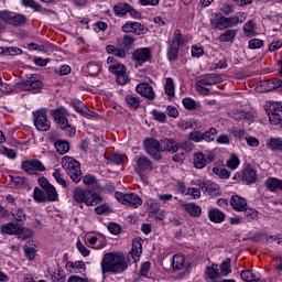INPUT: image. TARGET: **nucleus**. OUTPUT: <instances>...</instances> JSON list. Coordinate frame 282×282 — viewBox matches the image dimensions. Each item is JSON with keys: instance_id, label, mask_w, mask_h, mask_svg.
Listing matches in <instances>:
<instances>
[{"instance_id": "obj_15", "label": "nucleus", "mask_w": 282, "mask_h": 282, "mask_svg": "<svg viewBox=\"0 0 282 282\" xmlns=\"http://www.w3.org/2000/svg\"><path fill=\"white\" fill-rule=\"evenodd\" d=\"M118 47H123L128 52L133 50V45H135V37L129 33L124 34L122 37L117 39Z\"/></svg>"}, {"instance_id": "obj_46", "label": "nucleus", "mask_w": 282, "mask_h": 282, "mask_svg": "<svg viewBox=\"0 0 282 282\" xmlns=\"http://www.w3.org/2000/svg\"><path fill=\"white\" fill-rule=\"evenodd\" d=\"M230 263H232V260L230 258H227L226 261H224L220 264V276H228L230 272H232V268L230 267Z\"/></svg>"}, {"instance_id": "obj_22", "label": "nucleus", "mask_w": 282, "mask_h": 282, "mask_svg": "<svg viewBox=\"0 0 282 282\" xmlns=\"http://www.w3.org/2000/svg\"><path fill=\"white\" fill-rule=\"evenodd\" d=\"M198 186L200 191L208 193V195H217V193H219L218 185L210 181L200 182L198 183Z\"/></svg>"}, {"instance_id": "obj_9", "label": "nucleus", "mask_w": 282, "mask_h": 282, "mask_svg": "<svg viewBox=\"0 0 282 282\" xmlns=\"http://www.w3.org/2000/svg\"><path fill=\"white\" fill-rule=\"evenodd\" d=\"M21 169L28 175H39V173H43L45 171V165L41 160L31 159L22 161Z\"/></svg>"}, {"instance_id": "obj_21", "label": "nucleus", "mask_w": 282, "mask_h": 282, "mask_svg": "<svg viewBox=\"0 0 282 282\" xmlns=\"http://www.w3.org/2000/svg\"><path fill=\"white\" fill-rule=\"evenodd\" d=\"M210 25L213 30H228L226 17H224L221 13H216V18L210 20Z\"/></svg>"}, {"instance_id": "obj_60", "label": "nucleus", "mask_w": 282, "mask_h": 282, "mask_svg": "<svg viewBox=\"0 0 282 282\" xmlns=\"http://www.w3.org/2000/svg\"><path fill=\"white\" fill-rule=\"evenodd\" d=\"M267 113L271 124H281V115L279 112L267 111Z\"/></svg>"}, {"instance_id": "obj_18", "label": "nucleus", "mask_w": 282, "mask_h": 282, "mask_svg": "<svg viewBox=\"0 0 282 282\" xmlns=\"http://www.w3.org/2000/svg\"><path fill=\"white\" fill-rule=\"evenodd\" d=\"M72 106L74 107V109L77 111V113H80V116H89V117H94L95 112L89 110V108H87V106H85V104H83V101L78 100V99H74L72 101Z\"/></svg>"}, {"instance_id": "obj_47", "label": "nucleus", "mask_w": 282, "mask_h": 282, "mask_svg": "<svg viewBox=\"0 0 282 282\" xmlns=\"http://www.w3.org/2000/svg\"><path fill=\"white\" fill-rule=\"evenodd\" d=\"M23 51L17 46L12 47H0V54H7L8 56H19Z\"/></svg>"}, {"instance_id": "obj_50", "label": "nucleus", "mask_w": 282, "mask_h": 282, "mask_svg": "<svg viewBox=\"0 0 282 282\" xmlns=\"http://www.w3.org/2000/svg\"><path fill=\"white\" fill-rule=\"evenodd\" d=\"M217 130L215 128H209L205 132H203V140L205 142H215V138H217Z\"/></svg>"}, {"instance_id": "obj_37", "label": "nucleus", "mask_w": 282, "mask_h": 282, "mask_svg": "<svg viewBox=\"0 0 282 282\" xmlns=\"http://www.w3.org/2000/svg\"><path fill=\"white\" fill-rule=\"evenodd\" d=\"M167 58L171 62L177 61L180 58V46L169 42Z\"/></svg>"}, {"instance_id": "obj_55", "label": "nucleus", "mask_w": 282, "mask_h": 282, "mask_svg": "<svg viewBox=\"0 0 282 282\" xmlns=\"http://www.w3.org/2000/svg\"><path fill=\"white\" fill-rule=\"evenodd\" d=\"M213 173L221 177V180H228V177H230V172L226 170V167H214Z\"/></svg>"}, {"instance_id": "obj_44", "label": "nucleus", "mask_w": 282, "mask_h": 282, "mask_svg": "<svg viewBox=\"0 0 282 282\" xmlns=\"http://www.w3.org/2000/svg\"><path fill=\"white\" fill-rule=\"evenodd\" d=\"M267 147L271 151H279L280 149L282 150V140H281V138H270L269 141L267 142Z\"/></svg>"}, {"instance_id": "obj_26", "label": "nucleus", "mask_w": 282, "mask_h": 282, "mask_svg": "<svg viewBox=\"0 0 282 282\" xmlns=\"http://www.w3.org/2000/svg\"><path fill=\"white\" fill-rule=\"evenodd\" d=\"M161 144V151H169L170 153H177L180 151V144L173 139H165Z\"/></svg>"}, {"instance_id": "obj_48", "label": "nucleus", "mask_w": 282, "mask_h": 282, "mask_svg": "<svg viewBox=\"0 0 282 282\" xmlns=\"http://www.w3.org/2000/svg\"><path fill=\"white\" fill-rule=\"evenodd\" d=\"M108 69L111 74H115L116 76L120 74H124L127 72V66H124L122 63L119 64H112L108 66Z\"/></svg>"}, {"instance_id": "obj_51", "label": "nucleus", "mask_w": 282, "mask_h": 282, "mask_svg": "<svg viewBox=\"0 0 282 282\" xmlns=\"http://www.w3.org/2000/svg\"><path fill=\"white\" fill-rule=\"evenodd\" d=\"M113 12L117 17H124L129 12V3H121L113 7Z\"/></svg>"}, {"instance_id": "obj_24", "label": "nucleus", "mask_w": 282, "mask_h": 282, "mask_svg": "<svg viewBox=\"0 0 282 282\" xmlns=\"http://www.w3.org/2000/svg\"><path fill=\"white\" fill-rule=\"evenodd\" d=\"M142 254V241L139 239L132 240V249L130 256L133 259L134 263L140 261V256Z\"/></svg>"}, {"instance_id": "obj_23", "label": "nucleus", "mask_w": 282, "mask_h": 282, "mask_svg": "<svg viewBox=\"0 0 282 282\" xmlns=\"http://www.w3.org/2000/svg\"><path fill=\"white\" fill-rule=\"evenodd\" d=\"M235 39H237V29H227L218 36L219 43H235Z\"/></svg>"}, {"instance_id": "obj_45", "label": "nucleus", "mask_w": 282, "mask_h": 282, "mask_svg": "<svg viewBox=\"0 0 282 282\" xmlns=\"http://www.w3.org/2000/svg\"><path fill=\"white\" fill-rule=\"evenodd\" d=\"M33 199L37 204H45L47 202V198L45 196V192H43L41 188L35 187L33 192Z\"/></svg>"}, {"instance_id": "obj_13", "label": "nucleus", "mask_w": 282, "mask_h": 282, "mask_svg": "<svg viewBox=\"0 0 282 282\" xmlns=\"http://www.w3.org/2000/svg\"><path fill=\"white\" fill-rule=\"evenodd\" d=\"M137 94H140L143 98H147L148 100H155V91L153 90V86L141 83L138 84L135 87Z\"/></svg>"}, {"instance_id": "obj_17", "label": "nucleus", "mask_w": 282, "mask_h": 282, "mask_svg": "<svg viewBox=\"0 0 282 282\" xmlns=\"http://www.w3.org/2000/svg\"><path fill=\"white\" fill-rule=\"evenodd\" d=\"M230 205L234 210H238V213H243V210L248 208V203L246 202V198H242L239 195H235L231 197Z\"/></svg>"}, {"instance_id": "obj_11", "label": "nucleus", "mask_w": 282, "mask_h": 282, "mask_svg": "<svg viewBox=\"0 0 282 282\" xmlns=\"http://www.w3.org/2000/svg\"><path fill=\"white\" fill-rule=\"evenodd\" d=\"M121 32H124V34H135V36H142V34H147L149 32V28H145V25L140 22H126L121 26Z\"/></svg>"}, {"instance_id": "obj_54", "label": "nucleus", "mask_w": 282, "mask_h": 282, "mask_svg": "<svg viewBox=\"0 0 282 282\" xmlns=\"http://www.w3.org/2000/svg\"><path fill=\"white\" fill-rule=\"evenodd\" d=\"M183 106L188 111H193V110L197 109V107H199V104H197L193 98L187 97V98L183 99Z\"/></svg>"}, {"instance_id": "obj_57", "label": "nucleus", "mask_w": 282, "mask_h": 282, "mask_svg": "<svg viewBox=\"0 0 282 282\" xmlns=\"http://www.w3.org/2000/svg\"><path fill=\"white\" fill-rule=\"evenodd\" d=\"M178 149L185 151V153H191V151L195 149V144L191 140L182 141L181 143H178Z\"/></svg>"}, {"instance_id": "obj_41", "label": "nucleus", "mask_w": 282, "mask_h": 282, "mask_svg": "<svg viewBox=\"0 0 282 282\" xmlns=\"http://www.w3.org/2000/svg\"><path fill=\"white\" fill-rule=\"evenodd\" d=\"M265 186L269 188V191H282V181L279 178H269L265 181Z\"/></svg>"}, {"instance_id": "obj_38", "label": "nucleus", "mask_w": 282, "mask_h": 282, "mask_svg": "<svg viewBox=\"0 0 282 282\" xmlns=\"http://www.w3.org/2000/svg\"><path fill=\"white\" fill-rule=\"evenodd\" d=\"M28 18L21 13H13L11 15V22L9 25H14V28H19L21 25H25Z\"/></svg>"}, {"instance_id": "obj_43", "label": "nucleus", "mask_w": 282, "mask_h": 282, "mask_svg": "<svg viewBox=\"0 0 282 282\" xmlns=\"http://www.w3.org/2000/svg\"><path fill=\"white\" fill-rule=\"evenodd\" d=\"M44 194L46 196V202H56L58 199V192H56V187H54V185L44 189Z\"/></svg>"}, {"instance_id": "obj_12", "label": "nucleus", "mask_w": 282, "mask_h": 282, "mask_svg": "<svg viewBox=\"0 0 282 282\" xmlns=\"http://www.w3.org/2000/svg\"><path fill=\"white\" fill-rule=\"evenodd\" d=\"M132 58L135 61L137 65H144V63L151 61L152 58L151 48L142 47L134 50L132 53Z\"/></svg>"}, {"instance_id": "obj_16", "label": "nucleus", "mask_w": 282, "mask_h": 282, "mask_svg": "<svg viewBox=\"0 0 282 282\" xmlns=\"http://www.w3.org/2000/svg\"><path fill=\"white\" fill-rule=\"evenodd\" d=\"M242 182H246V184H254V182H257V170L252 169L250 165H247L242 170Z\"/></svg>"}, {"instance_id": "obj_8", "label": "nucleus", "mask_w": 282, "mask_h": 282, "mask_svg": "<svg viewBox=\"0 0 282 282\" xmlns=\"http://www.w3.org/2000/svg\"><path fill=\"white\" fill-rule=\"evenodd\" d=\"M115 197L120 204L130 206V208H139L142 204V198L135 193L124 194L122 192H116Z\"/></svg>"}, {"instance_id": "obj_27", "label": "nucleus", "mask_w": 282, "mask_h": 282, "mask_svg": "<svg viewBox=\"0 0 282 282\" xmlns=\"http://www.w3.org/2000/svg\"><path fill=\"white\" fill-rule=\"evenodd\" d=\"M106 160L110 162V164H116L117 166H120V164H124V161L127 160V155L120 154L118 152L111 153V154H105Z\"/></svg>"}, {"instance_id": "obj_7", "label": "nucleus", "mask_w": 282, "mask_h": 282, "mask_svg": "<svg viewBox=\"0 0 282 282\" xmlns=\"http://www.w3.org/2000/svg\"><path fill=\"white\" fill-rule=\"evenodd\" d=\"M143 147L145 150V153L152 159V160H162V143L155 139H145L143 141Z\"/></svg>"}, {"instance_id": "obj_29", "label": "nucleus", "mask_w": 282, "mask_h": 282, "mask_svg": "<svg viewBox=\"0 0 282 282\" xmlns=\"http://www.w3.org/2000/svg\"><path fill=\"white\" fill-rule=\"evenodd\" d=\"M208 218L212 220L214 224H221L226 219V214H224L219 209H209L208 212Z\"/></svg>"}, {"instance_id": "obj_10", "label": "nucleus", "mask_w": 282, "mask_h": 282, "mask_svg": "<svg viewBox=\"0 0 282 282\" xmlns=\"http://www.w3.org/2000/svg\"><path fill=\"white\" fill-rule=\"evenodd\" d=\"M19 88L22 89V91L39 93L43 89V80H41L40 75H31L29 79L19 84Z\"/></svg>"}, {"instance_id": "obj_53", "label": "nucleus", "mask_w": 282, "mask_h": 282, "mask_svg": "<svg viewBox=\"0 0 282 282\" xmlns=\"http://www.w3.org/2000/svg\"><path fill=\"white\" fill-rule=\"evenodd\" d=\"M87 72L89 76H98V74H100V65L95 62H89L87 64Z\"/></svg>"}, {"instance_id": "obj_40", "label": "nucleus", "mask_w": 282, "mask_h": 282, "mask_svg": "<svg viewBox=\"0 0 282 282\" xmlns=\"http://www.w3.org/2000/svg\"><path fill=\"white\" fill-rule=\"evenodd\" d=\"M54 147H55L57 153H59V155H65V153L69 152V142H67L65 140H57L54 143Z\"/></svg>"}, {"instance_id": "obj_34", "label": "nucleus", "mask_w": 282, "mask_h": 282, "mask_svg": "<svg viewBox=\"0 0 282 282\" xmlns=\"http://www.w3.org/2000/svg\"><path fill=\"white\" fill-rule=\"evenodd\" d=\"M243 32L248 39H252V36H257V24H254L253 20H249L245 23Z\"/></svg>"}, {"instance_id": "obj_25", "label": "nucleus", "mask_w": 282, "mask_h": 282, "mask_svg": "<svg viewBox=\"0 0 282 282\" xmlns=\"http://www.w3.org/2000/svg\"><path fill=\"white\" fill-rule=\"evenodd\" d=\"M264 91H274V89H280L282 91V80L279 78H271L262 83Z\"/></svg>"}, {"instance_id": "obj_64", "label": "nucleus", "mask_w": 282, "mask_h": 282, "mask_svg": "<svg viewBox=\"0 0 282 282\" xmlns=\"http://www.w3.org/2000/svg\"><path fill=\"white\" fill-rule=\"evenodd\" d=\"M263 47V41L259 39H253L249 41V50H259Z\"/></svg>"}, {"instance_id": "obj_58", "label": "nucleus", "mask_w": 282, "mask_h": 282, "mask_svg": "<svg viewBox=\"0 0 282 282\" xmlns=\"http://www.w3.org/2000/svg\"><path fill=\"white\" fill-rule=\"evenodd\" d=\"M11 215L15 221H25V210H23V208L12 210Z\"/></svg>"}, {"instance_id": "obj_33", "label": "nucleus", "mask_w": 282, "mask_h": 282, "mask_svg": "<svg viewBox=\"0 0 282 282\" xmlns=\"http://www.w3.org/2000/svg\"><path fill=\"white\" fill-rule=\"evenodd\" d=\"M1 230L6 235H19L21 232V226L14 223H8L1 227Z\"/></svg>"}, {"instance_id": "obj_28", "label": "nucleus", "mask_w": 282, "mask_h": 282, "mask_svg": "<svg viewBox=\"0 0 282 282\" xmlns=\"http://www.w3.org/2000/svg\"><path fill=\"white\" fill-rule=\"evenodd\" d=\"M66 270L68 272H72L74 270V272H79V274H83V272H85V270H87V267H85V262L84 261H68L66 262Z\"/></svg>"}, {"instance_id": "obj_39", "label": "nucleus", "mask_w": 282, "mask_h": 282, "mask_svg": "<svg viewBox=\"0 0 282 282\" xmlns=\"http://www.w3.org/2000/svg\"><path fill=\"white\" fill-rule=\"evenodd\" d=\"M185 261L186 260L184 259V256L175 254L172 259V268H173L174 272H180V270H182L184 268Z\"/></svg>"}, {"instance_id": "obj_6", "label": "nucleus", "mask_w": 282, "mask_h": 282, "mask_svg": "<svg viewBox=\"0 0 282 282\" xmlns=\"http://www.w3.org/2000/svg\"><path fill=\"white\" fill-rule=\"evenodd\" d=\"M33 122L37 131H50L52 129V121L47 119V110H36L33 112Z\"/></svg>"}, {"instance_id": "obj_32", "label": "nucleus", "mask_w": 282, "mask_h": 282, "mask_svg": "<svg viewBox=\"0 0 282 282\" xmlns=\"http://www.w3.org/2000/svg\"><path fill=\"white\" fill-rule=\"evenodd\" d=\"M225 20L227 22V29L237 28L239 23H243V21H246V17H243V13H237L236 17H225Z\"/></svg>"}, {"instance_id": "obj_1", "label": "nucleus", "mask_w": 282, "mask_h": 282, "mask_svg": "<svg viewBox=\"0 0 282 282\" xmlns=\"http://www.w3.org/2000/svg\"><path fill=\"white\" fill-rule=\"evenodd\" d=\"M129 268L127 263V258L122 253L108 252L104 256L101 260V272L107 274L111 272L112 274H120Z\"/></svg>"}, {"instance_id": "obj_63", "label": "nucleus", "mask_w": 282, "mask_h": 282, "mask_svg": "<svg viewBox=\"0 0 282 282\" xmlns=\"http://www.w3.org/2000/svg\"><path fill=\"white\" fill-rule=\"evenodd\" d=\"M51 279L53 282H65V276L61 273V269H55L51 273Z\"/></svg>"}, {"instance_id": "obj_5", "label": "nucleus", "mask_w": 282, "mask_h": 282, "mask_svg": "<svg viewBox=\"0 0 282 282\" xmlns=\"http://www.w3.org/2000/svg\"><path fill=\"white\" fill-rule=\"evenodd\" d=\"M134 171L138 173L142 182H147V173H151V171H153V162L147 158V155H140L137 159Z\"/></svg>"}, {"instance_id": "obj_20", "label": "nucleus", "mask_w": 282, "mask_h": 282, "mask_svg": "<svg viewBox=\"0 0 282 282\" xmlns=\"http://www.w3.org/2000/svg\"><path fill=\"white\" fill-rule=\"evenodd\" d=\"M188 41H191V37L187 35H183L182 30L176 29L174 31V37L172 39V41H170V43L176 45L177 47H182V45H186Z\"/></svg>"}, {"instance_id": "obj_61", "label": "nucleus", "mask_w": 282, "mask_h": 282, "mask_svg": "<svg viewBox=\"0 0 282 282\" xmlns=\"http://www.w3.org/2000/svg\"><path fill=\"white\" fill-rule=\"evenodd\" d=\"M24 254H25L26 259H29V261H34V259L36 257V248L25 246Z\"/></svg>"}, {"instance_id": "obj_19", "label": "nucleus", "mask_w": 282, "mask_h": 282, "mask_svg": "<svg viewBox=\"0 0 282 282\" xmlns=\"http://www.w3.org/2000/svg\"><path fill=\"white\" fill-rule=\"evenodd\" d=\"M181 206L191 217H202V207L199 205L195 203H185Z\"/></svg>"}, {"instance_id": "obj_52", "label": "nucleus", "mask_w": 282, "mask_h": 282, "mask_svg": "<svg viewBox=\"0 0 282 282\" xmlns=\"http://www.w3.org/2000/svg\"><path fill=\"white\" fill-rule=\"evenodd\" d=\"M243 212L247 221H254L259 219V212H257V209L246 207Z\"/></svg>"}, {"instance_id": "obj_62", "label": "nucleus", "mask_w": 282, "mask_h": 282, "mask_svg": "<svg viewBox=\"0 0 282 282\" xmlns=\"http://www.w3.org/2000/svg\"><path fill=\"white\" fill-rule=\"evenodd\" d=\"M34 234L30 229H25L24 227H20V232L18 234L19 239H32Z\"/></svg>"}, {"instance_id": "obj_31", "label": "nucleus", "mask_w": 282, "mask_h": 282, "mask_svg": "<svg viewBox=\"0 0 282 282\" xmlns=\"http://www.w3.org/2000/svg\"><path fill=\"white\" fill-rule=\"evenodd\" d=\"M193 164L195 169H206V154H204L203 152L194 153Z\"/></svg>"}, {"instance_id": "obj_14", "label": "nucleus", "mask_w": 282, "mask_h": 282, "mask_svg": "<svg viewBox=\"0 0 282 282\" xmlns=\"http://www.w3.org/2000/svg\"><path fill=\"white\" fill-rule=\"evenodd\" d=\"M199 85L205 87H213V85H219L224 83V79L218 74H207L198 80Z\"/></svg>"}, {"instance_id": "obj_3", "label": "nucleus", "mask_w": 282, "mask_h": 282, "mask_svg": "<svg viewBox=\"0 0 282 282\" xmlns=\"http://www.w3.org/2000/svg\"><path fill=\"white\" fill-rule=\"evenodd\" d=\"M73 202L77 204V206H82V204L86 206H98V204L102 202V197L83 187H75L73 191Z\"/></svg>"}, {"instance_id": "obj_30", "label": "nucleus", "mask_w": 282, "mask_h": 282, "mask_svg": "<svg viewBox=\"0 0 282 282\" xmlns=\"http://www.w3.org/2000/svg\"><path fill=\"white\" fill-rule=\"evenodd\" d=\"M106 52L108 54H112L113 56H117L118 58H127V52L129 51L120 46L116 47L113 45H107Z\"/></svg>"}, {"instance_id": "obj_2", "label": "nucleus", "mask_w": 282, "mask_h": 282, "mask_svg": "<svg viewBox=\"0 0 282 282\" xmlns=\"http://www.w3.org/2000/svg\"><path fill=\"white\" fill-rule=\"evenodd\" d=\"M51 116L54 122L57 123V127L65 131L67 138H74L76 135V127L69 123V112L64 107L53 109Z\"/></svg>"}, {"instance_id": "obj_59", "label": "nucleus", "mask_w": 282, "mask_h": 282, "mask_svg": "<svg viewBox=\"0 0 282 282\" xmlns=\"http://www.w3.org/2000/svg\"><path fill=\"white\" fill-rule=\"evenodd\" d=\"M188 140L192 141V142H203L204 132L193 131L188 134Z\"/></svg>"}, {"instance_id": "obj_49", "label": "nucleus", "mask_w": 282, "mask_h": 282, "mask_svg": "<svg viewBox=\"0 0 282 282\" xmlns=\"http://www.w3.org/2000/svg\"><path fill=\"white\" fill-rule=\"evenodd\" d=\"M206 274L209 279H219L221 276V273L217 264L207 267Z\"/></svg>"}, {"instance_id": "obj_36", "label": "nucleus", "mask_w": 282, "mask_h": 282, "mask_svg": "<svg viewBox=\"0 0 282 282\" xmlns=\"http://www.w3.org/2000/svg\"><path fill=\"white\" fill-rule=\"evenodd\" d=\"M126 102L129 109H140L141 100L138 95H127Z\"/></svg>"}, {"instance_id": "obj_56", "label": "nucleus", "mask_w": 282, "mask_h": 282, "mask_svg": "<svg viewBox=\"0 0 282 282\" xmlns=\"http://www.w3.org/2000/svg\"><path fill=\"white\" fill-rule=\"evenodd\" d=\"M240 163H241V161H239V156L231 154V156L227 161V167L231 169V171H235L239 166Z\"/></svg>"}, {"instance_id": "obj_35", "label": "nucleus", "mask_w": 282, "mask_h": 282, "mask_svg": "<svg viewBox=\"0 0 282 282\" xmlns=\"http://www.w3.org/2000/svg\"><path fill=\"white\" fill-rule=\"evenodd\" d=\"M242 281L246 282H258L261 280V275L259 273H252V270H245L240 273Z\"/></svg>"}, {"instance_id": "obj_4", "label": "nucleus", "mask_w": 282, "mask_h": 282, "mask_svg": "<svg viewBox=\"0 0 282 282\" xmlns=\"http://www.w3.org/2000/svg\"><path fill=\"white\" fill-rule=\"evenodd\" d=\"M62 166L66 170L67 175L70 180L78 184L83 180V171L80 170V162L76 161L72 156H64L62 160Z\"/></svg>"}, {"instance_id": "obj_42", "label": "nucleus", "mask_w": 282, "mask_h": 282, "mask_svg": "<svg viewBox=\"0 0 282 282\" xmlns=\"http://www.w3.org/2000/svg\"><path fill=\"white\" fill-rule=\"evenodd\" d=\"M165 95L169 96V98L175 97V83L173 82V78L169 77L165 82Z\"/></svg>"}]
</instances>
